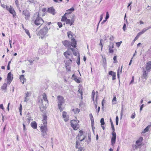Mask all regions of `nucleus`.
Listing matches in <instances>:
<instances>
[{"label": "nucleus", "mask_w": 151, "mask_h": 151, "mask_svg": "<svg viewBox=\"0 0 151 151\" xmlns=\"http://www.w3.org/2000/svg\"><path fill=\"white\" fill-rule=\"evenodd\" d=\"M48 31V28L47 26L44 27L39 31L37 34L38 36H40V37L42 39L47 33Z\"/></svg>", "instance_id": "nucleus-2"}, {"label": "nucleus", "mask_w": 151, "mask_h": 151, "mask_svg": "<svg viewBox=\"0 0 151 151\" xmlns=\"http://www.w3.org/2000/svg\"><path fill=\"white\" fill-rule=\"evenodd\" d=\"M119 68L118 69L117 71V76L118 78H119Z\"/></svg>", "instance_id": "nucleus-57"}, {"label": "nucleus", "mask_w": 151, "mask_h": 151, "mask_svg": "<svg viewBox=\"0 0 151 151\" xmlns=\"http://www.w3.org/2000/svg\"><path fill=\"white\" fill-rule=\"evenodd\" d=\"M74 80L77 83H79L80 82V80L79 79L77 78V77L74 78Z\"/></svg>", "instance_id": "nucleus-43"}, {"label": "nucleus", "mask_w": 151, "mask_h": 151, "mask_svg": "<svg viewBox=\"0 0 151 151\" xmlns=\"http://www.w3.org/2000/svg\"><path fill=\"white\" fill-rule=\"evenodd\" d=\"M28 115V114L27 116V117H28V118H27V122H28V124L29 123V122H30V120H31V117H29Z\"/></svg>", "instance_id": "nucleus-41"}, {"label": "nucleus", "mask_w": 151, "mask_h": 151, "mask_svg": "<svg viewBox=\"0 0 151 151\" xmlns=\"http://www.w3.org/2000/svg\"><path fill=\"white\" fill-rule=\"evenodd\" d=\"M112 136L111 138V144L112 146H113L115 143L116 139V133H114L112 134Z\"/></svg>", "instance_id": "nucleus-8"}, {"label": "nucleus", "mask_w": 151, "mask_h": 151, "mask_svg": "<svg viewBox=\"0 0 151 151\" xmlns=\"http://www.w3.org/2000/svg\"><path fill=\"white\" fill-rule=\"evenodd\" d=\"M89 116L90 117V119L91 120L92 124V125L93 124V123L94 121H93V117L92 116V115L91 114H89Z\"/></svg>", "instance_id": "nucleus-27"}, {"label": "nucleus", "mask_w": 151, "mask_h": 151, "mask_svg": "<svg viewBox=\"0 0 151 151\" xmlns=\"http://www.w3.org/2000/svg\"><path fill=\"white\" fill-rule=\"evenodd\" d=\"M24 31H25L26 33L29 36V37L30 38L31 35H30V33L29 32V31L27 29H24Z\"/></svg>", "instance_id": "nucleus-36"}, {"label": "nucleus", "mask_w": 151, "mask_h": 151, "mask_svg": "<svg viewBox=\"0 0 151 151\" xmlns=\"http://www.w3.org/2000/svg\"><path fill=\"white\" fill-rule=\"evenodd\" d=\"M23 14L25 16V17L26 19H28L29 17V13L27 10H24L23 11Z\"/></svg>", "instance_id": "nucleus-11"}, {"label": "nucleus", "mask_w": 151, "mask_h": 151, "mask_svg": "<svg viewBox=\"0 0 151 151\" xmlns=\"http://www.w3.org/2000/svg\"><path fill=\"white\" fill-rule=\"evenodd\" d=\"M143 140V138L142 137H140L139 139L137 140L136 142V143L137 144L140 143Z\"/></svg>", "instance_id": "nucleus-28"}, {"label": "nucleus", "mask_w": 151, "mask_h": 151, "mask_svg": "<svg viewBox=\"0 0 151 151\" xmlns=\"http://www.w3.org/2000/svg\"><path fill=\"white\" fill-rule=\"evenodd\" d=\"M31 125L34 129H36L37 128V124L35 122H32L31 124Z\"/></svg>", "instance_id": "nucleus-23"}, {"label": "nucleus", "mask_w": 151, "mask_h": 151, "mask_svg": "<svg viewBox=\"0 0 151 151\" xmlns=\"http://www.w3.org/2000/svg\"><path fill=\"white\" fill-rule=\"evenodd\" d=\"M29 93L28 92H27L26 93V97H29Z\"/></svg>", "instance_id": "nucleus-64"}, {"label": "nucleus", "mask_w": 151, "mask_h": 151, "mask_svg": "<svg viewBox=\"0 0 151 151\" xmlns=\"http://www.w3.org/2000/svg\"><path fill=\"white\" fill-rule=\"evenodd\" d=\"M151 28V27L150 26L146 28H145L143 29L142 31L141 32H142V33L143 34L146 31L149 29Z\"/></svg>", "instance_id": "nucleus-25"}, {"label": "nucleus", "mask_w": 151, "mask_h": 151, "mask_svg": "<svg viewBox=\"0 0 151 151\" xmlns=\"http://www.w3.org/2000/svg\"><path fill=\"white\" fill-rule=\"evenodd\" d=\"M138 38V37H137V36L136 37H135V38H134V39L133 40V41L132 42V43H131V45H132L134 43V42L137 40V39Z\"/></svg>", "instance_id": "nucleus-42"}, {"label": "nucleus", "mask_w": 151, "mask_h": 151, "mask_svg": "<svg viewBox=\"0 0 151 151\" xmlns=\"http://www.w3.org/2000/svg\"><path fill=\"white\" fill-rule=\"evenodd\" d=\"M9 11L10 13L13 15H14L15 13L14 10L12 8H10Z\"/></svg>", "instance_id": "nucleus-33"}, {"label": "nucleus", "mask_w": 151, "mask_h": 151, "mask_svg": "<svg viewBox=\"0 0 151 151\" xmlns=\"http://www.w3.org/2000/svg\"><path fill=\"white\" fill-rule=\"evenodd\" d=\"M70 49L73 52V54L74 55L76 56L77 55V53L76 51L74 50L73 48H70Z\"/></svg>", "instance_id": "nucleus-35"}, {"label": "nucleus", "mask_w": 151, "mask_h": 151, "mask_svg": "<svg viewBox=\"0 0 151 151\" xmlns=\"http://www.w3.org/2000/svg\"><path fill=\"white\" fill-rule=\"evenodd\" d=\"M118 120H119L118 117V116H116V124L117 125H118Z\"/></svg>", "instance_id": "nucleus-44"}, {"label": "nucleus", "mask_w": 151, "mask_h": 151, "mask_svg": "<svg viewBox=\"0 0 151 151\" xmlns=\"http://www.w3.org/2000/svg\"><path fill=\"white\" fill-rule=\"evenodd\" d=\"M126 27V24L124 23V24L123 27V29L124 31H125V30Z\"/></svg>", "instance_id": "nucleus-56"}, {"label": "nucleus", "mask_w": 151, "mask_h": 151, "mask_svg": "<svg viewBox=\"0 0 151 151\" xmlns=\"http://www.w3.org/2000/svg\"><path fill=\"white\" fill-rule=\"evenodd\" d=\"M7 85L6 83H4L2 86V89L3 90H5L7 88Z\"/></svg>", "instance_id": "nucleus-31"}, {"label": "nucleus", "mask_w": 151, "mask_h": 151, "mask_svg": "<svg viewBox=\"0 0 151 151\" xmlns=\"http://www.w3.org/2000/svg\"><path fill=\"white\" fill-rule=\"evenodd\" d=\"M72 42L71 43V46L74 47H76V43L75 39L74 38L72 39Z\"/></svg>", "instance_id": "nucleus-18"}, {"label": "nucleus", "mask_w": 151, "mask_h": 151, "mask_svg": "<svg viewBox=\"0 0 151 151\" xmlns=\"http://www.w3.org/2000/svg\"><path fill=\"white\" fill-rule=\"evenodd\" d=\"M144 105L143 104L141 105V106L140 107V112L142 110V109H143V107H144Z\"/></svg>", "instance_id": "nucleus-58"}, {"label": "nucleus", "mask_w": 151, "mask_h": 151, "mask_svg": "<svg viewBox=\"0 0 151 151\" xmlns=\"http://www.w3.org/2000/svg\"><path fill=\"white\" fill-rule=\"evenodd\" d=\"M41 135L43 138H46L48 137L47 132L48 131L47 126L42 125L40 127Z\"/></svg>", "instance_id": "nucleus-3"}, {"label": "nucleus", "mask_w": 151, "mask_h": 151, "mask_svg": "<svg viewBox=\"0 0 151 151\" xmlns=\"http://www.w3.org/2000/svg\"><path fill=\"white\" fill-rule=\"evenodd\" d=\"M100 107L99 106L98 107V110H97L96 111V112L98 114L99 113V112L100 111Z\"/></svg>", "instance_id": "nucleus-62"}, {"label": "nucleus", "mask_w": 151, "mask_h": 151, "mask_svg": "<svg viewBox=\"0 0 151 151\" xmlns=\"http://www.w3.org/2000/svg\"><path fill=\"white\" fill-rule=\"evenodd\" d=\"M114 37L113 36H112L110 37V40H111V41H113L114 40Z\"/></svg>", "instance_id": "nucleus-61"}, {"label": "nucleus", "mask_w": 151, "mask_h": 151, "mask_svg": "<svg viewBox=\"0 0 151 151\" xmlns=\"http://www.w3.org/2000/svg\"><path fill=\"white\" fill-rule=\"evenodd\" d=\"M143 73L142 78H144L145 79H147V76L148 75V72H147L146 71L143 70Z\"/></svg>", "instance_id": "nucleus-17"}, {"label": "nucleus", "mask_w": 151, "mask_h": 151, "mask_svg": "<svg viewBox=\"0 0 151 151\" xmlns=\"http://www.w3.org/2000/svg\"><path fill=\"white\" fill-rule=\"evenodd\" d=\"M20 79L23 84L24 83V82H25L26 81V79L24 78V75H21L20 77Z\"/></svg>", "instance_id": "nucleus-20"}, {"label": "nucleus", "mask_w": 151, "mask_h": 151, "mask_svg": "<svg viewBox=\"0 0 151 151\" xmlns=\"http://www.w3.org/2000/svg\"><path fill=\"white\" fill-rule=\"evenodd\" d=\"M66 114V112L65 111H63V116L65 122H67L69 120L68 116Z\"/></svg>", "instance_id": "nucleus-14"}, {"label": "nucleus", "mask_w": 151, "mask_h": 151, "mask_svg": "<svg viewBox=\"0 0 151 151\" xmlns=\"http://www.w3.org/2000/svg\"><path fill=\"white\" fill-rule=\"evenodd\" d=\"M113 60L114 61V63H117V61L116 60V56H114L113 58Z\"/></svg>", "instance_id": "nucleus-40"}, {"label": "nucleus", "mask_w": 151, "mask_h": 151, "mask_svg": "<svg viewBox=\"0 0 151 151\" xmlns=\"http://www.w3.org/2000/svg\"><path fill=\"white\" fill-rule=\"evenodd\" d=\"M43 124L42 125L47 126V116L46 115H44L43 116Z\"/></svg>", "instance_id": "nucleus-13"}, {"label": "nucleus", "mask_w": 151, "mask_h": 151, "mask_svg": "<svg viewBox=\"0 0 151 151\" xmlns=\"http://www.w3.org/2000/svg\"><path fill=\"white\" fill-rule=\"evenodd\" d=\"M19 110L20 112H21L22 111V106L21 104L20 105V107L19 108Z\"/></svg>", "instance_id": "nucleus-53"}, {"label": "nucleus", "mask_w": 151, "mask_h": 151, "mask_svg": "<svg viewBox=\"0 0 151 151\" xmlns=\"http://www.w3.org/2000/svg\"><path fill=\"white\" fill-rule=\"evenodd\" d=\"M7 80H12L13 77H12V74L11 72H9L8 73L7 75Z\"/></svg>", "instance_id": "nucleus-19"}, {"label": "nucleus", "mask_w": 151, "mask_h": 151, "mask_svg": "<svg viewBox=\"0 0 151 151\" xmlns=\"http://www.w3.org/2000/svg\"><path fill=\"white\" fill-rule=\"evenodd\" d=\"M0 108L4 109V107L2 104H0Z\"/></svg>", "instance_id": "nucleus-63"}, {"label": "nucleus", "mask_w": 151, "mask_h": 151, "mask_svg": "<svg viewBox=\"0 0 151 151\" xmlns=\"http://www.w3.org/2000/svg\"><path fill=\"white\" fill-rule=\"evenodd\" d=\"M122 42V41H120V42L116 43V45L117 46L119 47L120 46Z\"/></svg>", "instance_id": "nucleus-47"}, {"label": "nucleus", "mask_w": 151, "mask_h": 151, "mask_svg": "<svg viewBox=\"0 0 151 151\" xmlns=\"http://www.w3.org/2000/svg\"><path fill=\"white\" fill-rule=\"evenodd\" d=\"M72 111L74 112L75 114H78L79 112L80 109L78 108H76L73 109H72Z\"/></svg>", "instance_id": "nucleus-26"}, {"label": "nucleus", "mask_w": 151, "mask_h": 151, "mask_svg": "<svg viewBox=\"0 0 151 151\" xmlns=\"http://www.w3.org/2000/svg\"><path fill=\"white\" fill-rule=\"evenodd\" d=\"M109 74L112 76H115L116 75L115 73L112 71H110L109 73Z\"/></svg>", "instance_id": "nucleus-37"}, {"label": "nucleus", "mask_w": 151, "mask_h": 151, "mask_svg": "<svg viewBox=\"0 0 151 151\" xmlns=\"http://www.w3.org/2000/svg\"><path fill=\"white\" fill-rule=\"evenodd\" d=\"M64 62L65 63V68L66 69H67L68 67L72 64V60L67 59L66 60L64 61Z\"/></svg>", "instance_id": "nucleus-9"}, {"label": "nucleus", "mask_w": 151, "mask_h": 151, "mask_svg": "<svg viewBox=\"0 0 151 151\" xmlns=\"http://www.w3.org/2000/svg\"><path fill=\"white\" fill-rule=\"evenodd\" d=\"M78 91L79 93L80 94V96H81V98H82V95H83V92L82 91V90L80 88H79V89L78 90ZM78 96H80L79 95V94H78Z\"/></svg>", "instance_id": "nucleus-30"}, {"label": "nucleus", "mask_w": 151, "mask_h": 151, "mask_svg": "<svg viewBox=\"0 0 151 151\" xmlns=\"http://www.w3.org/2000/svg\"><path fill=\"white\" fill-rule=\"evenodd\" d=\"M70 123L71 126L74 130H77L78 129V124L77 121L72 120Z\"/></svg>", "instance_id": "nucleus-7"}, {"label": "nucleus", "mask_w": 151, "mask_h": 151, "mask_svg": "<svg viewBox=\"0 0 151 151\" xmlns=\"http://www.w3.org/2000/svg\"><path fill=\"white\" fill-rule=\"evenodd\" d=\"M102 40L101 39L100 40V42L99 44V45H100L101 47V50H102V47H103V45L101 43V41Z\"/></svg>", "instance_id": "nucleus-51"}, {"label": "nucleus", "mask_w": 151, "mask_h": 151, "mask_svg": "<svg viewBox=\"0 0 151 151\" xmlns=\"http://www.w3.org/2000/svg\"><path fill=\"white\" fill-rule=\"evenodd\" d=\"M95 94V92L94 90H93L92 93V99L93 100V101L94 102V96Z\"/></svg>", "instance_id": "nucleus-32"}, {"label": "nucleus", "mask_w": 151, "mask_h": 151, "mask_svg": "<svg viewBox=\"0 0 151 151\" xmlns=\"http://www.w3.org/2000/svg\"><path fill=\"white\" fill-rule=\"evenodd\" d=\"M134 76H132V79L130 82V83L129 84H131V83H132L134 81Z\"/></svg>", "instance_id": "nucleus-55"}, {"label": "nucleus", "mask_w": 151, "mask_h": 151, "mask_svg": "<svg viewBox=\"0 0 151 151\" xmlns=\"http://www.w3.org/2000/svg\"><path fill=\"white\" fill-rule=\"evenodd\" d=\"M89 141H87L88 142V144L89 142L91 141V136L89 135L88 136Z\"/></svg>", "instance_id": "nucleus-59"}, {"label": "nucleus", "mask_w": 151, "mask_h": 151, "mask_svg": "<svg viewBox=\"0 0 151 151\" xmlns=\"http://www.w3.org/2000/svg\"><path fill=\"white\" fill-rule=\"evenodd\" d=\"M29 100V98L28 97H25L24 101L25 102H27Z\"/></svg>", "instance_id": "nucleus-60"}, {"label": "nucleus", "mask_w": 151, "mask_h": 151, "mask_svg": "<svg viewBox=\"0 0 151 151\" xmlns=\"http://www.w3.org/2000/svg\"><path fill=\"white\" fill-rule=\"evenodd\" d=\"M64 55L65 56L67 59L72 60L73 55L71 52L69 50V49H68L64 53Z\"/></svg>", "instance_id": "nucleus-6"}, {"label": "nucleus", "mask_w": 151, "mask_h": 151, "mask_svg": "<svg viewBox=\"0 0 151 151\" xmlns=\"http://www.w3.org/2000/svg\"><path fill=\"white\" fill-rule=\"evenodd\" d=\"M57 99L58 100V106L60 111H63V109L61 107L62 104L64 102V100L63 97L61 96H57Z\"/></svg>", "instance_id": "nucleus-4"}, {"label": "nucleus", "mask_w": 151, "mask_h": 151, "mask_svg": "<svg viewBox=\"0 0 151 151\" xmlns=\"http://www.w3.org/2000/svg\"><path fill=\"white\" fill-rule=\"evenodd\" d=\"M66 13H65L62 17L61 19V21H62L65 22V21L67 20V19H68L67 17H66Z\"/></svg>", "instance_id": "nucleus-24"}, {"label": "nucleus", "mask_w": 151, "mask_h": 151, "mask_svg": "<svg viewBox=\"0 0 151 151\" xmlns=\"http://www.w3.org/2000/svg\"><path fill=\"white\" fill-rule=\"evenodd\" d=\"M79 134H78V136L77 137H81L82 136H84L83 134V132L82 131H80L79 132Z\"/></svg>", "instance_id": "nucleus-34"}, {"label": "nucleus", "mask_w": 151, "mask_h": 151, "mask_svg": "<svg viewBox=\"0 0 151 151\" xmlns=\"http://www.w3.org/2000/svg\"><path fill=\"white\" fill-rule=\"evenodd\" d=\"M109 14L108 12H107L106 13V17L105 19L107 20V19L109 18Z\"/></svg>", "instance_id": "nucleus-46"}, {"label": "nucleus", "mask_w": 151, "mask_h": 151, "mask_svg": "<svg viewBox=\"0 0 151 151\" xmlns=\"http://www.w3.org/2000/svg\"><path fill=\"white\" fill-rule=\"evenodd\" d=\"M135 112H134V113H133L132 114V115L131 116V118L132 119L134 118L135 117Z\"/></svg>", "instance_id": "nucleus-54"}, {"label": "nucleus", "mask_w": 151, "mask_h": 151, "mask_svg": "<svg viewBox=\"0 0 151 151\" xmlns=\"http://www.w3.org/2000/svg\"><path fill=\"white\" fill-rule=\"evenodd\" d=\"M109 52L110 53H113L114 52L113 50L111 49V47L110 46H109Z\"/></svg>", "instance_id": "nucleus-39"}, {"label": "nucleus", "mask_w": 151, "mask_h": 151, "mask_svg": "<svg viewBox=\"0 0 151 151\" xmlns=\"http://www.w3.org/2000/svg\"><path fill=\"white\" fill-rule=\"evenodd\" d=\"M23 131H24V132L25 131H26L27 129H26V128L25 125V124H24V123L23 124Z\"/></svg>", "instance_id": "nucleus-48"}, {"label": "nucleus", "mask_w": 151, "mask_h": 151, "mask_svg": "<svg viewBox=\"0 0 151 151\" xmlns=\"http://www.w3.org/2000/svg\"><path fill=\"white\" fill-rule=\"evenodd\" d=\"M79 143V142H78L76 141V148H78Z\"/></svg>", "instance_id": "nucleus-50"}, {"label": "nucleus", "mask_w": 151, "mask_h": 151, "mask_svg": "<svg viewBox=\"0 0 151 151\" xmlns=\"http://www.w3.org/2000/svg\"><path fill=\"white\" fill-rule=\"evenodd\" d=\"M42 96H43V99H41V100L39 99V102L40 105L45 109L47 106L48 105V100L45 93H44L42 95Z\"/></svg>", "instance_id": "nucleus-1"}, {"label": "nucleus", "mask_w": 151, "mask_h": 151, "mask_svg": "<svg viewBox=\"0 0 151 151\" xmlns=\"http://www.w3.org/2000/svg\"><path fill=\"white\" fill-rule=\"evenodd\" d=\"M77 138L80 141H82L85 138V136L84 135L82 136L81 137H77Z\"/></svg>", "instance_id": "nucleus-29"}, {"label": "nucleus", "mask_w": 151, "mask_h": 151, "mask_svg": "<svg viewBox=\"0 0 151 151\" xmlns=\"http://www.w3.org/2000/svg\"><path fill=\"white\" fill-rule=\"evenodd\" d=\"M142 34V32H140L137 34V35L136 36L137 37H139L140 36V35H141Z\"/></svg>", "instance_id": "nucleus-52"}, {"label": "nucleus", "mask_w": 151, "mask_h": 151, "mask_svg": "<svg viewBox=\"0 0 151 151\" xmlns=\"http://www.w3.org/2000/svg\"><path fill=\"white\" fill-rule=\"evenodd\" d=\"M47 11L49 13H51L53 15H55L56 13L55 9L52 7L49 8L48 9Z\"/></svg>", "instance_id": "nucleus-12"}, {"label": "nucleus", "mask_w": 151, "mask_h": 151, "mask_svg": "<svg viewBox=\"0 0 151 151\" xmlns=\"http://www.w3.org/2000/svg\"><path fill=\"white\" fill-rule=\"evenodd\" d=\"M151 69V61H149L146 64V69L148 71Z\"/></svg>", "instance_id": "nucleus-16"}, {"label": "nucleus", "mask_w": 151, "mask_h": 151, "mask_svg": "<svg viewBox=\"0 0 151 151\" xmlns=\"http://www.w3.org/2000/svg\"><path fill=\"white\" fill-rule=\"evenodd\" d=\"M100 122L101 123V125H103L105 123L104 122V119L103 118H102L100 120Z\"/></svg>", "instance_id": "nucleus-38"}, {"label": "nucleus", "mask_w": 151, "mask_h": 151, "mask_svg": "<svg viewBox=\"0 0 151 151\" xmlns=\"http://www.w3.org/2000/svg\"><path fill=\"white\" fill-rule=\"evenodd\" d=\"M62 42L63 45L65 47H70V44L68 41L65 40L62 41Z\"/></svg>", "instance_id": "nucleus-15"}, {"label": "nucleus", "mask_w": 151, "mask_h": 151, "mask_svg": "<svg viewBox=\"0 0 151 151\" xmlns=\"http://www.w3.org/2000/svg\"><path fill=\"white\" fill-rule=\"evenodd\" d=\"M75 21V19L73 18L70 20L69 19H68L65 21L66 24H70V26L72 25Z\"/></svg>", "instance_id": "nucleus-10"}, {"label": "nucleus", "mask_w": 151, "mask_h": 151, "mask_svg": "<svg viewBox=\"0 0 151 151\" xmlns=\"http://www.w3.org/2000/svg\"><path fill=\"white\" fill-rule=\"evenodd\" d=\"M151 124L150 125H149L142 132V133H146V132H147L148 131L149 129L151 127Z\"/></svg>", "instance_id": "nucleus-21"}, {"label": "nucleus", "mask_w": 151, "mask_h": 151, "mask_svg": "<svg viewBox=\"0 0 151 151\" xmlns=\"http://www.w3.org/2000/svg\"><path fill=\"white\" fill-rule=\"evenodd\" d=\"M58 24L60 28L62 27V24L61 22H58Z\"/></svg>", "instance_id": "nucleus-49"}, {"label": "nucleus", "mask_w": 151, "mask_h": 151, "mask_svg": "<svg viewBox=\"0 0 151 151\" xmlns=\"http://www.w3.org/2000/svg\"><path fill=\"white\" fill-rule=\"evenodd\" d=\"M74 10V8L72 7V8L69 9L68 10H67L66 11L67 12L65 13H66V15H67L68 14H70Z\"/></svg>", "instance_id": "nucleus-22"}, {"label": "nucleus", "mask_w": 151, "mask_h": 151, "mask_svg": "<svg viewBox=\"0 0 151 151\" xmlns=\"http://www.w3.org/2000/svg\"><path fill=\"white\" fill-rule=\"evenodd\" d=\"M44 21L43 19L39 17V14L38 13L36 19L35 21V24L36 25L38 26L43 23Z\"/></svg>", "instance_id": "nucleus-5"}, {"label": "nucleus", "mask_w": 151, "mask_h": 151, "mask_svg": "<svg viewBox=\"0 0 151 151\" xmlns=\"http://www.w3.org/2000/svg\"><path fill=\"white\" fill-rule=\"evenodd\" d=\"M80 59L79 56H78V58L77 59L78 61L77 62V63L78 65H79L80 63Z\"/></svg>", "instance_id": "nucleus-45"}]
</instances>
